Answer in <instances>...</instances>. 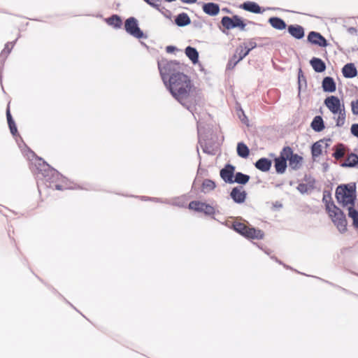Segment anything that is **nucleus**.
Instances as JSON below:
<instances>
[{"label":"nucleus","instance_id":"8","mask_svg":"<svg viewBox=\"0 0 358 358\" xmlns=\"http://www.w3.org/2000/svg\"><path fill=\"white\" fill-rule=\"evenodd\" d=\"M283 155L289 160V165L293 169H298L301 165L303 158L296 154H293L290 148L283 149Z\"/></svg>","mask_w":358,"mask_h":358},{"label":"nucleus","instance_id":"29","mask_svg":"<svg viewBox=\"0 0 358 358\" xmlns=\"http://www.w3.org/2000/svg\"><path fill=\"white\" fill-rule=\"evenodd\" d=\"M334 150H335V152L333 154V156L336 159H339L344 157L345 154V146L343 144H338L334 148Z\"/></svg>","mask_w":358,"mask_h":358},{"label":"nucleus","instance_id":"32","mask_svg":"<svg viewBox=\"0 0 358 358\" xmlns=\"http://www.w3.org/2000/svg\"><path fill=\"white\" fill-rule=\"evenodd\" d=\"M6 117H7V120H8V125L10 127V132L13 135H15L17 133V128H16L15 122L11 117V115H10V110L8 108L7 109V111H6Z\"/></svg>","mask_w":358,"mask_h":358},{"label":"nucleus","instance_id":"9","mask_svg":"<svg viewBox=\"0 0 358 358\" xmlns=\"http://www.w3.org/2000/svg\"><path fill=\"white\" fill-rule=\"evenodd\" d=\"M222 24L223 27H224L227 29H234L236 27H238L241 29L243 30L245 27V24H244V22L238 16H234L231 18L229 17L225 16L222 19Z\"/></svg>","mask_w":358,"mask_h":358},{"label":"nucleus","instance_id":"45","mask_svg":"<svg viewBox=\"0 0 358 358\" xmlns=\"http://www.w3.org/2000/svg\"><path fill=\"white\" fill-rule=\"evenodd\" d=\"M55 187L57 189H59V190L63 189L62 187L60 185H56Z\"/></svg>","mask_w":358,"mask_h":358},{"label":"nucleus","instance_id":"36","mask_svg":"<svg viewBox=\"0 0 358 358\" xmlns=\"http://www.w3.org/2000/svg\"><path fill=\"white\" fill-rule=\"evenodd\" d=\"M257 44L255 42H249V43H245L241 45H239L241 48H243L244 50V55H248L249 52L256 47Z\"/></svg>","mask_w":358,"mask_h":358},{"label":"nucleus","instance_id":"43","mask_svg":"<svg viewBox=\"0 0 358 358\" xmlns=\"http://www.w3.org/2000/svg\"><path fill=\"white\" fill-rule=\"evenodd\" d=\"M176 48L173 46H167L166 47V52L169 53H171L175 50Z\"/></svg>","mask_w":358,"mask_h":358},{"label":"nucleus","instance_id":"27","mask_svg":"<svg viewBox=\"0 0 358 358\" xmlns=\"http://www.w3.org/2000/svg\"><path fill=\"white\" fill-rule=\"evenodd\" d=\"M249 153H250L249 148L245 143H243L242 142L238 143L237 154L239 157H243V158H247L249 155Z\"/></svg>","mask_w":358,"mask_h":358},{"label":"nucleus","instance_id":"31","mask_svg":"<svg viewBox=\"0 0 358 358\" xmlns=\"http://www.w3.org/2000/svg\"><path fill=\"white\" fill-rule=\"evenodd\" d=\"M204 205L205 203L200 202V201H192L189 204V208L191 210H194L197 212H203L204 210Z\"/></svg>","mask_w":358,"mask_h":358},{"label":"nucleus","instance_id":"2","mask_svg":"<svg viewBox=\"0 0 358 358\" xmlns=\"http://www.w3.org/2000/svg\"><path fill=\"white\" fill-rule=\"evenodd\" d=\"M158 68L165 85L173 73H182V65L177 61H168L162 59L158 61Z\"/></svg>","mask_w":358,"mask_h":358},{"label":"nucleus","instance_id":"34","mask_svg":"<svg viewBox=\"0 0 358 358\" xmlns=\"http://www.w3.org/2000/svg\"><path fill=\"white\" fill-rule=\"evenodd\" d=\"M322 151V146L320 142H316L312 146V155L314 158L319 157Z\"/></svg>","mask_w":358,"mask_h":358},{"label":"nucleus","instance_id":"4","mask_svg":"<svg viewBox=\"0 0 358 358\" xmlns=\"http://www.w3.org/2000/svg\"><path fill=\"white\" fill-rule=\"evenodd\" d=\"M324 104L333 114L338 115L336 126L342 127L345 121V111L340 99L337 96H331L324 100Z\"/></svg>","mask_w":358,"mask_h":358},{"label":"nucleus","instance_id":"44","mask_svg":"<svg viewBox=\"0 0 358 358\" xmlns=\"http://www.w3.org/2000/svg\"><path fill=\"white\" fill-rule=\"evenodd\" d=\"M184 3H193L196 1V0H181Z\"/></svg>","mask_w":358,"mask_h":358},{"label":"nucleus","instance_id":"3","mask_svg":"<svg viewBox=\"0 0 358 358\" xmlns=\"http://www.w3.org/2000/svg\"><path fill=\"white\" fill-rule=\"evenodd\" d=\"M336 197L338 202L345 208L355 206L356 196L352 186H338L336 190Z\"/></svg>","mask_w":358,"mask_h":358},{"label":"nucleus","instance_id":"28","mask_svg":"<svg viewBox=\"0 0 358 358\" xmlns=\"http://www.w3.org/2000/svg\"><path fill=\"white\" fill-rule=\"evenodd\" d=\"M312 128L315 131H321L324 128L323 120L320 116H316L311 123Z\"/></svg>","mask_w":358,"mask_h":358},{"label":"nucleus","instance_id":"25","mask_svg":"<svg viewBox=\"0 0 358 358\" xmlns=\"http://www.w3.org/2000/svg\"><path fill=\"white\" fill-rule=\"evenodd\" d=\"M355 206H352L349 208H345L348 212V217L353 221V226L355 228L358 229V210L355 209Z\"/></svg>","mask_w":358,"mask_h":358},{"label":"nucleus","instance_id":"11","mask_svg":"<svg viewBox=\"0 0 358 358\" xmlns=\"http://www.w3.org/2000/svg\"><path fill=\"white\" fill-rule=\"evenodd\" d=\"M308 40L313 44L317 45L320 47H327L328 45L326 39L320 33L315 31L309 33Z\"/></svg>","mask_w":358,"mask_h":358},{"label":"nucleus","instance_id":"26","mask_svg":"<svg viewBox=\"0 0 358 358\" xmlns=\"http://www.w3.org/2000/svg\"><path fill=\"white\" fill-rule=\"evenodd\" d=\"M176 23L180 27L186 26L190 24V19L187 14L182 13L179 14L176 18Z\"/></svg>","mask_w":358,"mask_h":358},{"label":"nucleus","instance_id":"22","mask_svg":"<svg viewBox=\"0 0 358 358\" xmlns=\"http://www.w3.org/2000/svg\"><path fill=\"white\" fill-rule=\"evenodd\" d=\"M241 8H243L245 10L254 13H261V8L259 6L252 1H247L245 2L242 6Z\"/></svg>","mask_w":358,"mask_h":358},{"label":"nucleus","instance_id":"20","mask_svg":"<svg viewBox=\"0 0 358 358\" xmlns=\"http://www.w3.org/2000/svg\"><path fill=\"white\" fill-rule=\"evenodd\" d=\"M185 52L193 64H196L199 62V53L194 48L188 46L185 48Z\"/></svg>","mask_w":358,"mask_h":358},{"label":"nucleus","instance_id":"1","mask_svg":"<svg viewBox=\"0 0 358 358\" xmlns=\"http://www.w3.org/2000/svg\"><path fill=\"white\" fill-rule=\"evenodd\" d=\"M166 87L172 96L194 115L196 108H193L192 103L197 101V96L189 78L182 73H173Z\"/></svg>","mask_w":358,"mask_h":358},{"label":"nucleus","instance_id":"7","mask_svg":"<svg viewBox=\"0 0 358 358\" xmlns=\"http://www.w3.org/2000/svg\"><path fill=\"white\" fill-rule=\"evenodd\" d=\"M124 28L128 34L136 38L143 37V32L138 27V21L135 17H131L126 20Z\"/></svg>","mask_w":358,"mask_h":358},{"label":"nucleus","instance_id":"41","mask_svg":"<svg viewBox=\"0 0 358 358\" xmlns=\"http://www.w3.org/2000/svg\"><path fill=\"white\" fill-rule=\"evenodd\" d=\"M351 133L355 136L358 137V124H353L351 127Z\"/></svg>","mask_w":358,"mask_h":358},{"label":"nucleus","instance_id":"13","mask_svg":"<svg viewBox=\"0 0 358 358\" xmlns=\"http://www.w3.org/2000/svg\"><path fill=\"white\" fill-rule=\"evenodd\" d=\"M231 196L235 202L240 203L244 202L246 194L242 187H238L232 189Z\"/></svg>","mask_w":358,"mask_h":358},{"label":"nucleus","instance_id":"38","mask_svg":"<svg viewBox=\"0 0 358 358\" xmlns=\"http://www.w3.org/2000/svg\"><path fill=\"white\" fill-rule=\"evenodd\" d=\"M351 108L354 115H358V99L352 101Z\"/></svg>","mask_w":358,"mask_h":358},{"label":"nucleus","instance_id":"17","mask_svg":"<svg viewBox=\"0 0 358 358\" xmlns=\"http://www.w3.org/2000/svg\"><path fill=\"white\" fill-rule=\"evenodd\" d=\"M322 88L324 92H334L336 90V83L331 77H326L322 81Z\"/></svg>","mask_w":358,"mask_h":358},{"label":"nucleus","instance_id":"15","mask_svg":"<svg viewBox=\"0 0 358 358\" xmlns=\"http://www.w3.org/2000/svg\"><path fill=\"white\" fill-rule=\"evenodd\" d=\"M288 31L293 37L297 39H301L304 36V29L300 25L289 26Z\"/></svg>","mask_w":358,"mask_h":358},{"label":"nucleus","instance_id":"42","mask_svg":"<svg viewBox=\"0 0 358 358\" xmlns=\"http://www.w3.org/2000/svg\"><path fill=\"white\" fill-rule=\"evenodd\" d=\"M241 113H242V116L239 115V117H240L241 120L243 123H247V117H246V116L245 115V114L243 113V112L242 110H241Z\"/></svg>","mask_w":358,"mask_h":358},{"label":"nucleus","instance_id":"24","mask_svg":"<svg viewBox=\"0 0 358 358\" xmlns=\"http://www.w3.org/2000/svg\"><path fill=\"white\" fill-rule=\"evenodd\" d=\"M310 64L316 72H322L326 68L325 64L320 59L315 57L310 60Z\"/></svg>","mask_w":358,"mask_h":358},{"label":"nucleus","instance_id":"23","mask_svg":"<svg viewBox=\"0 0 358 358\" xmlns=\"http://www.w3.org/2000/svg\"><path fill=\"white\" fill-rule=\"evenodd\" d=\"M268 22L271 24V25L276 29L282 30L286 28L285 22L279 17H271L268 20Z\"/></svg>","mask_w":358,"mask_h":358},{"label":"nucleus","instance_id":"10","mask_svg":"<svg viewBox=\"0 0 358 358\" xmlns=\"http://www.w3.org/2000/svg\"><path fill=\"white\" fill-rule=\"evenodd\" d=\"M247 55H244V50H243V48H241L240 46H238L236 48L234 55L229 59L228 64H227V68L228 69H234L235 67V66Z\"/></svg>","mask_w":358,"mask_h":358},{"label":"nucleus","instance_id":"39","mask_svg":"<svg viewBox=\"0 0 358 358\" xmlns=\"http://www.w3.org/2000/svg\"><path fill=\"white\" fill-rule=\"evenodd\" d=\"M331 196L329 194H324L322 201L325 203L326 209L327 210V204H334V203L330 202Z\"/></svg>","mask_w":358,"mask_h":358},{"label":"nucleus","instance_id":"35","mask_svg":"<svg viewBox=\"0 0 358 358\" xmlns=\"http://www.w3.org/2000/svg\"><path fill=\"white\" fill-rule=\"evenodd\" d=\"M215 187V185L213 181L210 180H205L202 184V191L203 192H208L213 190Z\"/></svg>","mask_w":358,"mask_h":358},{"label":"nucleus","instance_id":"19","mask_svg":"<svg viewBox=\"0 0 358 358\" xmlns=\"http://www.w3.org/2000/svg\"><path fill=\"white\" fill-rule=\"evenodd\" d=\"M255 166L262 171H268L271 166V161L266 158H261L255 163Z\"/></svg>","mask_w":358,"mask_h":358},{"label":"nucleus","instance_id":"16","mask_svg":"<svg viewBox=\"0 0 358 358\" xmlns=\"http://www.w3.org/2000/svg\"><path fill=\"white\" fill-rule=\"evenodd\" d=\"M203 10L209 15H216L220 11L219 6L214 3H205L203 6Z\"/></svg>","mask_w":358,"mask_h":358},{"label":"nucleus","instance_id":"37","mask_svg":"<svg viewBox=\"0 0 358 358\" xmlns=\"http://www.w3.org/2000/svg\"><path fill=\"white\" fill-rule=\"evenodd\" d=\"M203 213L206 215H213L215 213V209L213 206L205 203Z\"/></svg>","mask_w":358,"mask_h":358},{"label":"nucleus","instance_id":"21","mask_svg":"<svg viewBox=\"0 0 358 358\" xmlns=\"http://www.w3.org/2000/svg\"><path fill=\"white\" fill-rule=\"evenodd\" d=\"M358 164V155L354 153L350 154L345 161L341 164L342 167H355Z\"/></svg>","mask_w":358,"mask_h":358},{"label":"nucleus","instance_id":"30","mask_svg":"<svg viewBox=\"0 0 358 358\" xmlns=\"http://www.w3.org/2000/svg\"><path fill=\"white\" fill-rule=\"evenodd\" d=\"M106 21L109 25L113 26L115 28H120L122 25L121 18L116 15L106 19Z\"/></svg>","mask_w":358,"mask_h":358},{"label":"nucleus","instance_id":"33","mask_svg":"<svg viewBox=\"0 0 358 358\" xmlns=\"http://www.w3.org/2000/svg\"><path fill=\"white\" fill-rule=\"evenodd\" d=\"M249 179V176L245 175L242 173H237L235 176L234 182H236L237 183L244 185L248 182Z\"/></svg>","mask_w":358,"mask_h":358},{"label":"nucleus","instance_id":"40","mask_svg":"<svg viewBox=\"0 0 358 358\" xmlns=\"http://www.w3.org/2000/svg\"><path fill=\"white\" fill-rule=\"evenodd\" d=\"M13 44L12 43H7L5 46V48L1 52V55L8 54L10 52V49L13 48Z\"/></svg>","mask_w":358,"mask_h":358},{"label":"nucleus","instance_id":"6","mask_svg":"<svg viewBox=\"0 0 358 358\" xmlns=\"http://www.w3.org/2000/svg\"><path fill=\"white\" fill-rule=\"evenodd\" d=\"M233 228L236 232L248 238L262 239L264 237V233L261 230L249 227L241 222H234Z\"/></svg>","mask_w":358,"mask_h":358},{"label":"nucleus","instance_id":"14","mask_svg":"<svg viewBox=\"0 0 358 358\" xmlns=\"http://www.w3.org/2000/svg\"><path fill=\"white\" fill-rule=\"evenodd\" d=\"M287 158L283 155L282 150L280 156L275 159V167L278 173H282L285 172L287 167Z\"/></svg>","mask_w":358,"mask_h":358},{"label":"nucleus","instance_id":"12","mask_svg":"<svg viewBox=\"0 0 358 358\" xmlns=\"http://www.w3.org/2000/svg\"><path fill=\"white\" fill-rule=\"evenodd\" d=\"M234 173V167L231 165H227L221 170L220 176L226 182L233 183Z\"/></svg>","mask_w":358,"mask_h":358},{"label":"nucleus","instance_id":"5","mask_svg":"<svg viewBox=\"0 0 358 358\" xmlns=\"http://www.w3.org/2000/svg\"><path fill=\"white\" fill-rule=\"evenodd\" d=\"M327 212L332 222L341 232L347 229V220L342 210L334 204H327Z\"/></svg>","mask_w":358,"mask_h":358},{"label":"nucleus","instance_id":"18","mask_svg":"<svg viewBox=\"0 0 358 358\" xmlns=\"http://www.w3.org/2000/svg\"><path fill=\"white\" fill-rule=\"evenodd\" d=\"M343 74L345 78H354L357 74V69L353 64H348L343 68Z\"/></svg>","mask_w":358,"mask_h":358}]
</instances>
